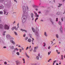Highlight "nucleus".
Here are the masks:
<instances>
[{
	"label": "nucleus",
	"mask_w": 65,
	"mask_h": 65,
	"mask_svg": "<svg viewBox=\"0 0 65 65\" xmlns=\"http://www.w3.org/2000/svg\"><path fill=\"white\" fill-rule=\"evenodd\" d=\"M26 16L25 15H24L23 16L22 18V22L23 23H25V22L26 21Z\"/></svg>",
	"instance_id": "f257e3e1"
},
{
	"label": "nucleus",
	"mask_w": 65,
	"mask_h": 65,
	"mask_svg": "<svg viewBox=\"0 0 65 65\" xmlns=\"http://www.w3.org/2000/svg\"><path fill=\"white\" fill-rule=\"evenodd\" d=\"M22 9L23 10V11L24 12H25V13H27V12H26V7H25V6H23L22 7Z\"/></svg>",
	"instance_id": "f03ea898"
},
{
	"label": "nucleus",
	"mask_w": 65,
	"mask_h": 65,
	"mask_svg": "<svg viewBox=\"0 0 65 65\" xmlns=\"http://www.w3.org/2000/svg\"><path fill=\"white\" fill-rule=\"evenodd\" d=\"M4 28L5 29H7V30H8L9 29V26H8L7 25H5Z\"/></svg>",
	"instance_id": "7ed1b4c3"
},
{
	"label": "nucleus",
	"mask_w": 65,
	"mask_h": 65,
	"mask_svg": "<svg viewBox=\"0 0 65 65\" xmlns=\"http://www.w3.org/2000/svg\"><path fill=\"white\" fill-rule=\"evenodd\" d=\"M30 15L31 18H32V20L33 21L34 20V18H33V17H34V14L33 13H31L30 14Z\"/></svg>",
	"instance_id": "20e7f679"
},
{
	"label": "nucleus",
	"mask_w": 65,
	"mask_h": 65,
	"mask_svg": "<svg viewBox=\"0 0 65 65\" xmlns=\"http://www.w3.org/2000/svg\"><path fill=\"white\" fill-rule=\"evenodd\" d=\"M16 64L17 65H20L21 64V62H20V61L19 60H17L16 62Z\"/></svg>",
	"instance_id": "39448f33"
},
{
	"label": "nucleus",
	"mask_w": 65,
	"mask_h": 65,
	"mask_svg": "<svg viewBox=\"0 0 65 65\" xmlns=\"http://www.w3.org/2000/svg\"><path fill=\"white\" fill-rule=\"evenodd\" d=\"M56 14H57V15H62L63 14H62V12L60 13V12H58Z\"/></svg>",
	"instance_id": "423d86ee"
},
{
	"label": "nucleus",
	"mask_w": 65,
	"mask_h": 65,
	"mask_svg": "<svg viewBox=\"0 0 65 65\" xmlns=\"http://www.w3.org/2000/svg\"><path fill=\"white\" fill-rule=\"evenodd\" d=\"M21 31H22V32H24H24H26V33H27V30H26L23 29H21Z\"/></svg>",
	"instance_id": "0eeeda50"
},
{
	"label": "nucleus",
	"mask_w": 65,
	"mask_h": 65,
	"mask_svg": "<svg viewBox=\"0 0 65 65\" xmlns=\"http://www.w3.org/2000/svg\"><path fill=\"white\" fill-rule=\"evenodd\" d=\"M62 26H61L60 27V30L61 32H62Z\"/></svg>",
	"instance_id": "6e6552de"
},
{
	"label": "nucleus",
	"mask_w": 65,
	"mask_h": 65,
	"mask_svg": "<svg viewBox=\"0 0 65 65\" xmlns=\"http://www.w3.org/2000/svg\"><path fill=\"white\" fill-rule=\"evenodd\" d=\"M35 34L36 36H38L39 35L38 32H37V31L35 32Z\"/></svg>",
	"instance_id": "1a4fd4ad"
},
{
	"label": "nucleus",
	"mask_w": 65,
	"mask_h": 65,
	"mask_svg": "<svg viewBox=\"0 0 65 65\" xmlns=\"http://www.w3.org/2000/svg\"><path fill=\"white\" fill-rule=\"evenodd\" d=\"M3 27V26L2 24H0V29H2Z\"/></svg>",
	"instance_id": "9d476101"
},
{
	"label": "nucleus",
	"mask_w": 65,
	"mask_h": 65,
	"mask_svg": "<svg viewBox=\"0 0 65 65\" xmlns=\"http://www.w3.org/2000/svg\"><path fill=\"white\" fill-rule=\"evenodd\" d=\"M11 42L13 44V45L15 44V42L13 41H11Z\"/></svg>",
	"instance_id": "9b49d317"
},
{
	"label": "nucleus",
	"mask_w": 65,
	"mask_h": 65,
	"mask_svg": "<svg viewBox=\"0 0 65 65\" xmlns=\"http://www.w3.org/2000/svg\"><path fill=\"white\" fill-rule=\"evenodd\" d=\"M59 5L58 6V7H60L62 5V4H60V3H59Z\"/></svg>",
	"instance_id": "f8f14e48"
},
{
	"label": "nucleus",
	"mask_w": 65,
	"mask_h": 65,
	"mask_svg": "<svg viewBox=\"0 0 65 65\" xmlns=\"http://www.w3.org/2000/svg\"><path fill=\"white\" fill-rule=\"evenodd\" d=\"M11 47V49L12 50L14 49V46H12L11 47Z\"/></svg>",
	"instance_id": "ddd939ff"
},
{
	"label": "nucleus",
	"mask_w": 65,
	"mask_h": 65,
	"mask_svg": "<svg viewBox=\"0 0 65 65\" xmlns=\"http://www.w3.org/2000/svg\"><path fill=\"white\" fill-rule=\"evenodd\" d=\"M10 37V36L9 35H8L6 36V37L8 38H9Z\"/></svg>",
	"instance_id": "4468645a"
},
{
	"label": "nucleus",
	"mask_w": 65,
	"mask_h": 65,
	"mask_svg": "<svg viewBox=\"0 0 65 65\" xmlns=\"http://www.w3.org/2000/svg\"><path fill=\"white\" fill-rule=\"evenodd\" d=\"M32 29L33 32H35V29L34 28L32 27Z\"/></svg>",
	"instance_id": "2eb2a0df"
},
{
	"label": "nucleus",
	"mask_w": 65,
	"mask_h": 65,
	"mask_svg": "<svg viewBox=\"0 0 65 65\" xmlns=\"http://www.w3.org/2000/svg\"><path fill=\"white\" fill-rule=\"evenodd\" d=\"M15 28H16V27H13L12 28V30H14V29H15Z\"/></svg>",
	"instance_id": "dca6fc26"
},
{
	"label": "nucleus",
	"mask_w": 65,
	"mask_h": 65,
	"mask_svg": "<svg viewBox=\"0 0 65 65\" xmlns=\"http://www.w3.org/2000/svg\"><path fill=\"white\" fill-rule=\"evenodd\" d=\"M44 35L45 36H46V37H47V35H46V33L45 32H44Z\"/></svg>",
	"instance_id": "f3484780"
},
{
	"label": "nucleus",
	"mask_w": 65,
	"mask_h": 65,
	"mask_svg": "<svg viewBox=\"0 0 65 65\" xmlns=\"http://www.w3.org/2000/svg\"><path fill=\"white\" fill-rule=\"evenodd\" d=\"M56 38H59V36H58V34L56 35Z\"/></svg>",
	"instance_id": "a211bd4d"
},
{
	"label": "nucleus",
	"mask_w": 65,
	"mask_h": 65,
	"mask_svg": "<svg viewBox=\"0 0 65 65\" xmlns=\"http://www.w3.org/2000/svg\"><path fill=\"white\" fill-rule=\"evenodd\" d=\"M5 32H6V31H4L3 33V35L4 36L5 35Z\"/></svg>",
	"instance_id": "6ab92c4d"
},
{
	"label": "nucleus",
	"mask_w": 65,
	"mask_h": 65,
	"mask_svg": "<svg viewBox=\"0 0 65 65\" xmlns=\"http://www.w3.org/2000/svg\"><path fill=\"white\" fill-rule=\"evenodd\" d=\"M14 34H15V35H18V34H17V32H16L14 31Z\"/></svg>",
	"instance_id": "aec40b11"
},
{
	"label": "nucleus",
	"mask_w": 65,
	"mask_h": 65,
	"mask_svg": "<svg viewBox=\"0 0 65 65\" xmlns=\"http://www.w3.org/2000/svg\"><path fill=\"white\" fill-rule=\"evenodd\" d=\"M38 46H37V47H34V48L36 50H37V48H38Z\"/></svg>",
	"instance_id": "412c9836"
},
{
	"label": "nucleus",
	"mask_w": 65,
	"mask_h": 65,
	"mask_svg": "<svg viewBox=\"0 0 65 65\" xmlns=\"http://www.w3.org/2000/svg\"><path fill=\"white\" fill-rule=\"evenodd\" d=\"M1 8H4V6H3V5H2V6H0Z\"/></svg>",
	"instance_id": "4be33fe9"
},
{
	"label": "nucleus",
	"mask_w": 65,
	"mask_h": 65,
	"mask_svg": "<svg viewBox=\"0 0 65 65\" xmlns=\"http://www.w3.org/2000/svg\"><path fill=\"white\" fill-rule=\"evenodd\" d=\"M61 21L62 22H63V18L62 17L61 18Z\"/></svg>",
	"instance_id": "5701e85b"
},
{
	"label": "nucleus",
	"mask_w": 65,
	"mask_h": 65,
	"mask_svg": "<svg viewBox=\"0 0 65 65\" xmlns=\"http://www.w3.org/2000/svg\"><path fill=\"white\" fill-rule=\"evenodd\" d=\"M35 17H39V15L37 14H36V15H35Z\"/></svg>",
	"instance_id": "b1692460"
},
{
	"label": "nucleus",
	"mask_w": 65,
	"mask_h": 65,
	"mask_svg": "<svg viewBox=\"0 0 65 65\" xmlns=\"http://www.w3.org/2000/svg\"><path fill=\"white\" fill-rule=\"evenodd\" d=\"M51 53V52L50 51L48 52V55H50V54Z\"/></svg>",
	"instance_id": "393cba45"
},
{
	"label": "nucleus",
	"mask_w": 65,
	"mask_h": 65,
	"mask_svg": "<svg viewBox=\"0 0 65 65\" xmlns=\"http://www.w3.org/2000/svg\"><path fill=\"white\" fill-rule=\"evenodd\" d=\"M17 55L19 56V55H20V53H19V52H17Z\"/></svg>",
	"instance_id": "a878e982"
},
{
	"label": "nucleus",
	"mask_w": 65,
	"mask_h": 65,
	"mask_svg": "<svg viewBox=\"0 0 65 65\" xmlns=\"http://www.w3.org/2000/svg\"><path fill=\"white\" fill-rule=\"evenodd\" d=\"M23 60L24 61V64H25V59L24 58H23Z\"/></svg>",
	"instance_id": "bb28decb"
},
{
	"label": "nucleus",
	"mask_w": 65,
	"mask_h": 65,
	"mask_svg": "<svg viewBox=\"0 0 65 65\" xmlns=\"http://www.w3.org/2000/svg\"><path fill=\"white\" fill-rule=\"evenodd\" d=\"M32 44H34V43H35V41H32Z\"/></svg>",
	"instance_id": "cd10ccee"
},
{
	"label": "nucleus",
	"mask_w": 65,
	"mask_h": 65,
	"mask_svg": "<svg viewBox=\"0 0 65 65\" xmlns=\"http://www.w3.org/2000/svg\"><path fill=\"white\" fill-rule=\"evenodd\" d=\"M43 44L44 45H43V46H45V45H46V44L45 43H44Z\"/></svg>",
	"instance_id": "c85d7f7f"
},
{
	"label": "nucleus",
	"mask_w": 65,
	"mask_h": 65,
	"mask_svg": "<svg viewBox=\"0 0 65 65\" xmlns=\"http://www.w3.org/2000/svg\"><path fill=\"white\" fill-rule=\"evenodd\" d=\"M3 14V12L1 11H0V14Z\"/></svg>",
	"instance_id": "c756f323"
},
{
	"label": "nucleus",
	"mask_w": 65,
	"mask_h": 65,
	"mask_svg": "<svg viewBox=\"0 0 65 65\" xmlns=\"http://www.w3.org/2000/svg\"><path fill=\"white\" fill-rule=\"evenodd\" d=\"M4 0H0V2H3L4 1Z\"/></svg>",
	"instance_id": "7c9ffc66"
},
{
	"label": "nucleus",
	"mask_w": 65,
	"mask_h": 65,
	"mask_svg": "<svg viewBox=\"0 0 65 65\" xmlns=\"http://www.w3.org/2000/svg\"><path fill=\"white\" fill-rule=\"evenodd\" d=\"M16 50L17 51H19V49H18V48H15Z\"/></svg>",
	"instance_id": "2f4dec72"
},
{
	"label": "nucleus",
	"mask_w": 65,
	"mask_h": 65,
	"mask_svg": "<svg viewBox=\"0 0 65 65\" xmlns=\"http://www.w3.org/2000/svg\"><path fill=\"white\" fill-rule=\"evenodd\" d=\"M15 51H16V50H15V48H14V50L13 51V52L15 53Z\"/></svg>",
	"instance_id": "473e14b6"
},
{
	"label": "nucleus",
	"mask_w": 65,
	"mask_h": 65,
	"mask_svg": "<svg viewBox=\"0 0 65 65\" xmlns=\"http://www.w3.org/2000/svg\"><path fill=\"white\" fill-rule=\"evenodd\" d=\"M38 18H36V19L35 20V22H36V20H38Z\"/></svg>",
	"instance_id": "72a5a7b5"
},
{
	"label": "nucleus",
	"mask_w": 65,
	"mask_h": 65,
	"mask_svg": "<svg viewBox=\"0 0 65 65\" xmlns=\"http://www.w3.org/2000/svg\"><path fill=\"white\" fill-rule=\"evenodd\" d=\"M19 52H20V53H21L22 52V50L21 49H19Z\"/></svg>",
	"instance_id": "f704fd0d"
},
{
	"label": "nucleus",
	"mask_w": 65,
	"mask_h": 65,
	"mask_svg": "<svg viewBox=\"0 0 65 65\" xmlns=\"http://www.w3.org/2000/svg\"><path fill=\"white\" fill-rule=\"evenodd\" d=\"M32 65H36V63H32Z\"/></svg>",
	"instance_id": "c9c22d12"
},
{
	"label": "nucleus",
	"mask_w": 65,
	"mask_h": 65,
	"mask_svg": "<svg viewBox=\"0 0 65 65\" xmlns=\"http://www.w3.org/2000/svg\"><path fill=\"white\" fill-rule=\"evenodd\" d=\"M36 58L37 60H38L39 59V57L38 56H37Z\"/></svg>",
	"instance_id": "e433bc0d"
},
{
	"label": "nucleus",
	"mask_w": 65,
	"mask_h": 65,
	"mask_svg": "<svg viewBox=\"0 0 65 65\" xmlns=\"http://www.w3.org/2000/svg\"><path fill=\"white\" fill-rule=\"evenodd\" d=\"M28 49H29V47H27L26 49V50H28Z\"/></svg>",
	"instance_id": "4c0bfd02"
},
{
	"label": "nucleus",
	"mask_w": 65,
	"mask_h": 65,
	"mask_svg": "<svg viewBox=\"0 0 65 65\" xmlns=\"http://www.w3.org/2000/svg\"><path fill=\"white\" fill-rule=\"evenodd\" d=\"M51 60H52V59H50L48 61V62H49L50 61H51Z\"/></svg>",
	"instance_id": "58836bf2"
},
{
	"label": "nucleus",
	"mask_w": 65,
	"mask_h": 65,
	"mask_svg": "<svg viewBox=\"0 0 65 65\" xmlns=\"http://www.w3.org/2000/svg\"><path fill=\"white\" fill-rule=\"evenodd\" d=\"M34 52H36V49H35L34 50Z\"/></svg>",
	"instance_id": "ea45409f"
},
{
	"label": "nucleus",
	"mask_w": 65,
	"mask_h": 65,
	"mask_svg": "<svg viewBox=\"0 0 65 65\" xmlns=\"http://www.w3.org/2000/svg\"><path fill=\"white\" fill-rule=\"evenodd\" d=\"M58 23H59V25H61V23L59 21Z\"/></svg>",
	"instance_id": "a19ab883"
},
{
	"label": "nucleus",
	"mask_w": 65,
	"mask_h": 65,
	"mask_svg": "<svg viewBox=\"0 0 65 65\" xmlns=\"http://www.w3.org/2000/svg\"><path fill=\"white\" fill-rule=\"evenodd\" d=\"M26 57H28V58H29V56L27 54L26 55Z\"/></svg>",
	"instance_id": "79ce46f5"
},
{
	"label": "nucleus",
	"mask_w": 65,
	"mask_h": 65,
	"mask_svg": "<svg viewBox=\"0 0 65 65\" xmlns=\"http://www.w3.org/2000/svg\"><path fill=\"white\" fill-rule=\"evenodd\" d=\"M28 38L27 37H26L25 38V40H27V39H28Z\"/></svg>",
	"instance_id": "37998d69"
},
{
	"label": "nucleus",
	"mask_w": 65,
	"mask_h": 65,
	"mask_svg": "<svg viewBox=\"0 0 65 65\" xmlns=\"http://www.w3.org/2000/svg\"><path fill=\"white\" fill-rule=\"evenodd\" d=\"M4 11V14H5L6 13V11Z\"/></svg>",
	"instance_id": "c03bdc74"
},
{
	"label": "nucleus",
	"mask_w": 65,
	"mask_h": 65,
	"mask_svg": "<svg viewBox=\"0 0 65 65\" xmlns=\"http://www.w3.org/2000/svg\"><path fill=\"white\" fill-rule=\"evenodd\" d=\"M34 13H35V14L36 15L37 14V13H36V12L35 11H34Z\"/></svg>",
	"instance_id": "a18cd8bd"
},
{
	"label": "nucleus",
	"mask_w": 65,
	"mask_h": 65,
	"mask_svg": "<svg viewBox=\"0 0 65 65\" xmlns=\"http://www.w3.org/2000/svg\"><path fill=\"white\" fill-rule=\"evenodd\" d=\"M26 8L27 10H29V8H28V6H26Z\"/></svg>",
	"instance_id": "49530a36"
},
{
	"label": "nucleus",
	"mask_w": 65,
	"mask_h": 65,
	"mask_svg": "<svg viewBox=\"0 0 65 65\" xmlns=\"http://www.w3.org/2000/svg\"><path fill=\"white\" fill-rule=\"evenodd\" d=\"M28 41H31V39H29L28 40Z\"/></svg>",
	"instance_id": "de8ad7c7"
},
{
	"label": "nucleus",
	"mask_w": 65,
	"mask_h": 65,
	"mask_svg": "<svg viewBox=\"0 0 65 65\" xmlns=\"http://www.w3.org/2000/svg\"><path fill=\"white\" fill-rule=\"evenodd\" d=\"M4 64H7V62H6L5 61L4 62Z\"/></svg>",
	"instance_id": "09e8293b"
},
{
	"label": "nucleus",
	"mask_w": 65,
	"mask_h": 65,
	"mask_svg": "<svg viewBox=\"0 0 65 65\" xmlns=\"http://www.w3.org/2000/svg\"><path fill=\"white\" fill-rule=\"evenodd\" d=\"M51 22L52 23V24H54V23L53 22V21H52L51 20Z\"/></svg>",
	"instance_id": "8fccbe9b"
},
{
	"label": "nucleus",
	"mask_w": 65,
	"mask_h": 65,
	"mask_svg": "<svg viewBox=\"0 0 65 65\" xmlns=\"http://www.w3.org/2000/svg\"><path fill=\"white\" fill-rule=\"evenodd\" d=\"M56 22H58V18H56Z\"/></svg>",
	"instance_id": "3c124183"
},
{
	"label": "nucleus",
	"mask_w": 65,
	"mask_h": 65,
	"mask_svg": "<svg viewBox=\"0 0 65 65\" xmlns=\"http://www.w3.org/2000/svg\"><path fill=\"white\" fill-rule=\"evenodd\" d=\"M29 51H30V52H31V51H33V49H32V48L31 49V50H30Z\"/></svg>",
	"instance_id": "603ef678"
},
{
	"label": "nucleus",
	"mask_w": 65,
	"mask_h": 65,
	"mask_svg": "<svg viewBox=\"0 0 65 65\" xmlns=\"http://www.w3.org/2000/svg\"><path fill=\"white\" fill-rule=\"evenodd\" d=\"M14 1L16 2V3H17V1H16V0H14Z\"/></svg>",
	"instance_id": "864d4df0"
},
{
	"label": "nucleus",
	"mask_w": 65,
	"mask_h": 65,
	"mask_svg": "<svg viewBox=\"0 0 65 65\" xmlns=\"http://www.w3.org/2000/svg\"><path fill=\"white\" fill-rule=\"evenodd\" d=\"M56 60H55L54 62H53V63H56Z\"/></svg>",
	"instance_id": "5fc2aeb1"
},
{
	"label": "nucleus",
	"mask_w": 65,
	"mask_h": 65,
	"mask_svg": "<svg viewBox=\"0 0 65 65\" xmlns=\"http://www.w3.org/2000/svg\"><path fill=\"white\" fill-rule=\"evenodd\" d=\"M26 36V34L23 35V37H25Z\"/></svg>",
	"instance_id": "6e6d98bb"
},
{
	"label": "nucleus",
	"mask_w": 65,
	"mask_h": 65,
	"mask_svg": "<svg viewBox=\"0 0 65 65\" xmlns=\"http://www.w3.org/2000/svg\"><path fill=\"white\" fill-rule=\"evenodd\" d=\"M19 23L18 24V25H18V28L19 27Z\"/></svg>",
	"instance_id": "4d7b16f0"
},
{
	"label": "nucleus",
	"mask_w": 65,
	"mask_h": 65,
	"mask_svg": "<svg viewBox=\"0 0 65 65\" xmlns=\"http://www.w3.org/2000/svg\"><path fill=\"white\" fill-rule=\"evenodd\" d=\"M16 30H18V28H15Z\"/></svg>",
	"instance_id": "13d9d810"
},
{
	"label": "nucleus",
	"mask_w": 65,
	"mask_h": 65,
	"mask_svg": "<svg viewBox=\"0 0 65 65\" xmlns=\"http://www.w3.org/2000/svg\"><path fill=\"white\" fill-rule=\"evenodd\" d=\"M3 47H4V48H6V47L4 46Z\"/></svg>",
	"instance_id": "bf43d9fd"
},
{
	"label": "nucleus",
	"mask_w": 65,
	"mask_h": 65,
	"mask_svg": "<svg viewBox=\"0 0 65 65\" xmlns=\"http://www.w3.org/2000/svg\"><path fill=\"white\" fill-rule=\"evenodd\" d=\"M61 60H63V57H61Z\"/></svg>",
	"instance_id": "052dcab7"
},
{
	"label": "nucleus",
	"mask_w": 65,
	"mask_h": 65,
	"mask_svg": "<svg viewBox=\"0 0 65 65\" xmlns=\"http://www.w3.org/2000/svg\"><path fill=\"white\" fill-rule=\"evenodd\" d=\"M51 48V47L50 46H49L48 47V49H50V48Z\"/></svg>",
	"instance_id": "680f3d73"
},
{
	"label": "nucleus",
	"mask_w": 65,
	"mask_h": 65,
	"mask_svg": "<svg viewBox=\"0 0 65 65\" xmlns=\"http://www.w3.org/2000/svg\"><path fill=\"white\" fill-rule=\"evenodd\" d=\"M56 52L57 53H58V50H56Z\"/></svg>",
	"instance_id": "e2e57ef3"
},
{
	"label": "nucleus",
	"mask_w": 65,
	"mask_h": 65,
	"mask_svg": "<svg viewBox=\"0 0 65 65\" xmlns=\"http://www.w3.org/2000/svg\"><path fill=\"white\" fill-rule=\"evenodd\" d=\"M38 56L39 57H40V54H38Z\"/></svg>",
	"instance_id": "0e129e2a"
},
{
	"label": "nucleus",
	"mask_w": 65,
	"mask_h": 65,
	"mask_svg": "<svg viewBox=\"0 0 65 65\" xmlns=\"http://www.w3.org/2000/svg\"><path fill=\"white\" fill-rule=\"evenodd\" d=\"M58 53V54H60V52H59L57 53Z\"/></svg>",
	"instance_id": "69168bd1"
},
{
	"label": "nucleus",
	"mask_w": 65,
	"mask_h": 65,
	"mask_svg": "<svg viewBox=\"0 0 65 65\" xmlns=\"http://www.w3.org/2000/svg\"><path fill=\"white\" fill-rule=\"evenodd\" d=\"M35 9L36 10V11L38 10V9H37V8L36 9Z\"/></svg>",
	"instance_id": "338daca9"
},
{
	"label": "nucleus",
	"mask_w": 65,
	"mask_h": 65,
	"mask_svg": "<svg viewBox=\"0 0 65 65\" xmlns=\"http://www.w3.org/2000/svg\"><path fill=\"white\" fill-rule=\"evenodd\" d=\"M56 65H59V64L57 63L56 64Z\"/></svg>",
	"instance_id": "774afa93"
}]
</instances>
